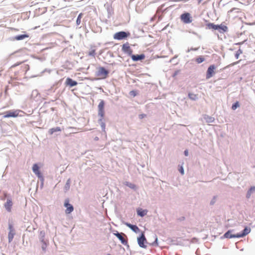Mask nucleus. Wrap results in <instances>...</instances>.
I'll return each mask as SVG.
<instances>
[{
	"mask_svg": "<svg viewBox=\"0 0 255 255\" xmlns=\"http://www.w3.org/2000/svg\"><path fill=\"white\" fill-rule=\"evenodd\" d=\"M105 102L104 100H100V103L98 106V115L100 119L98 120V124L101 126L103 131L105 132L106 124L104 120L105 117Z\"/></svg>",
	"mask_w": 255,
	"mask_h": 255,
	"instance_id": "f257e3e1",
	"label": "nucleus"
},
{
	"mask_svg": "<svg viewBox=\"0 0 255 255\" xmlns=\"http://www.w3.org/2000/svg\"><path fill=\"white\" fill-rule=\"evenodd\" d=\"M24 112L20 110H11L5 111L0 115H3L2 118H16L22 116L21 114H24Z\"/></svg>",
	"mask_w": 255,
	"mask_h": 255,
	"instance_id": "f03ea898",
	"label": "nucleus"
},
{
	"mask_svg": "<svg viewBox=\"0 0 255 255\" xmlns=\"http://www.w3.org/2000/svg\"><path fill=\"white\" fill-rule=\"evenodd\" d=\"M38 239L41 244V249L43 253H45L46 249L49 245V240L45 238V232L44 231H40L39 232Z\"/></svg>",
	"mask_w": 255,
	"mask_h": 255,
	"instance_id": "7ed1b4c3",
	"label": "nucleus"
},
{
	"mask_svg": "<svg viewBox=\"0 0 255 255\" xmlns=\"http://www.w3.org/2000/svg\"><path fill=\"white\" fill-rule=\"evenodd\" d=\"M130 33L129 31H120L115 33L113 36L115 39L118 40H122L126 39L128 37H129Z\"/></svg>",
	"mask_w": 255,
	"mask_h": 255,
	"instance_id": "20e7f679",
	"label": "nucleus"
},
{
	"mask_svg": "<svg viewBox=\"0 0 255 255\" xmlns=\"http://www.w3.org/2000/svg\"><path fill=\"white\" fill-rule=\"evenodd\" d=\"M137 244L138 246L143 249H146L147 246L146 244H148L145 237L144 232H141L137 238Z\"/></svg>",
	"mask_w": 255,
	"mask_h": 255,
	"instance_id": "39448f33",
	"label": "nucleus"
},
{
	"mask_svg": "<svg viewBox=\"0 0 255 255\" xmlns=\"http://www.w3.org/2000/svg\"><path fill=\"white\" fill-rule=\"evenodd\" d=\"M109 73V71L104 67H99L98 70L96 72L95 75L97 76H102L104 78H106L108 77Z\"/></svg>",
	"mask_w": 255,
	"mask_h": 255,
	"instance_id": "423d86ee",
	"label": "nucleus"
},
{
	"mask_svg": "<svg viewBox=\"0 0 255 255\" xmlns=\"http://www.w3.org/2000/svg\"><path fill=\"white\" fill-rule=\"evenodd\" d=\"M180 19L183 23L186 24L190 23L192 21V18L191 16V14L187 12H185L183 13L180 15Z\"/></svg>",
	"mask_w": 255,
	"mask_h": 255,
	"instance_id": "0eeeda50",
	"label": "nucleus"
},
{
	"mask_svg": "<svg viewBox=\"0 0 255 255\" xmlns=\"http://www.w3.org/2000/svg\"><path fill=\"white\" fill-rule=\"evenodd\" d=\"M216 66L214 64H212L209 66L206 71V78L209 79L212 77L215 74Z\"/></svg>",
	"mask_w": 255,
	"mask_h": 255,
	"instance_id": "6e6552de",
	"label": "nucleus"
},
{
	"mask_svg": "<svg viewBox=\"0 0 255 255\" xmlns=\"http://www.w3.org/2000/svg\"><path fill=\"white\" fill-rule=\"evenodd\" d=\"M122 50L124 53L127 54L129 57L132 54L133 50L130 47L128 42L123 44Z\"/></svg>",
	"mask_w": 255,
	"mask_h": 255,
	"instance_id": "1a4fd4ad",
	"label": "nucleus"
},
{
	"mask_svg": "<svg viewBox=\"0 0 255 255\" xmlns=\"http://www.w3.org/2000/svg\"><path fill=\"white\" fill-rule=\"evenodd\" d=\"M113 234L118 238V239L120 241L121 243L123 245H127L128 244L127 239L125 240L123 237V236H125L127 237V236L125 234L123 233H120L118 231H116L113 233Z\"/></svg>",
	"mask_w": 255,
	"mask_h": 255,
	"instance_id": "9d476101",
	"label": "nucleus"
},
{
	"mask_svg": "<svg viewBox=\"0 0 255 255\" xmlns=\"http://www.w3.org/2000/svg\"><path fill=\"white\" fill-rule=\"evenodd\" d=\"M64 206L66 208L65 210V213L66 214H70L74 210V207L69 203V200L68 199H67L65 200L64 203Z\"/></svg>",
	"mask_w": 255,
	"mask_h": 255,
	"instance_id": "9b49d317",
	"label": "nucleus"
},
{
	"mask_svg": "<svg viewBox=\"0 0 255 255\" xmlns=\"http://www.w3.org/2000/svg\"><path fill=\"white\" fill-rule=\"evenodd\" d=\"M64 84L66 87H68L70 89L77 86L78 84V83L76 81L74 80L73 79L70 77H67L66 79Z\"/></svg>",
	"mask_w": 255,
	"mask_h": 255,
	"instance_id": "f8f14e48",
	"label": "nucleus"
},
{
	"mask_svg": "<svg viewBox=\"0 0 255 255\" xmlns=\"http://www.w3.org/2000/svg\"><path fill=\"white\" fill-rule=\"evenodd\" d=\"M29 35L28 34L24 32L23 33L15 35L10 38L12 40L20 41L26 38H28Z\"/></svg>",
	"mask_w": 255,
	"mask_h": 255,
	"instance_id": "ddd939ff",
	"label": "nucleus"
},
{
	"mask_svg": "<svg viewBox=\"0 0 255 255\" xmlns=\"http://www.w3.org/2000/svg\"><path fill=\"white\" fill-rule=\"evenodd\" d=\"M221 238H222V237ZM223 238L229 239L234 238H239V233H237L236 234H233L232 231L228 230L224 234Z\"/></svg>",
	"mask_w": 255,
	"mask_h": 255,
	"instance_id": "4468645a",
	"label": "nucleus"
},
{
	"mask_svg": "<svg viewBox=\"0 0 255 255\" xmlns=\"http://www.w3.org/2000/svg\"><path fill=\"white\" fill-rule=\"evenodd\" d=\"M145 55L143 53L140 54H132L130 56V58L132 61L134 62L142 61L145 58Z\"/></svg>",
	"mask_w": 255,
	"mask_h": 255,
	"instance_id": "2eb2a0df",
	"label": "nucleus"
},
{
	"mask_svg": "<svg viewBox=\"0 0 255 255\" xmlns=\"http://www.w3.org/2000/svg\"><path fill=\"white\" fill-rule=\"evenodd\" d=\"M4 207L7 211L10 212L11 210V207L12 206V202L11 198H8L6 200V202L4 204Z\"/></svg>",
	"mask_w": 255,
	"mask_h": 255,
	"instance_id": "dca6fc26",
	"label": "nucleus"
},
{
	"mask_svg": "<svg viewBox=\"0 0 255 255\" xmlns=\"http://www.w3.org/2000/svg\"><path fill=\"white\" fill-rule=\"evenodd\" d=\"M228 27L222 24H218L216 30H218L221 33H224L228 31Z\"/></svg>",
	"mask_w": 255,
	"mask_h": 255,
	"instance_id": "f3484780",
	"label": "nucleus"
},
{
	"mask_svg": "<svg viewBox=\"0 0 255 255\" xmlns=\"http://www.w3.org/2000/svg\"><path fill=\"white\" fill-rule=\"evenodd\" d=\"M147 212L146 209H143L140 208H138L136 209L137 215L140 217L145 216L147 214Z\"/></svg>",
	"mask_w": 255,
	"mask_h": 255,
	"instance_id": "a211bd4d",
	"label": "nucleus"
},
{
	"mask_svg": "<svg viewBox=\"0 0 255 255\" xmlns=\"http://www.w3.org/2000/svg\"><path fill=\"white\" fill-rule=\"evenodd\" d=\"M203 119L205 120L207 123H212L215 121V118L212 116H210L207 115H203Z\"/></svg>",
	"mask_w": 255,
	"mask_h": 255,
	"instance_id": "6ab92c4d",
	"label": "nucleus"
},
{
	"mask_svg": "<svg viewBox=\"0 0 255 255\" xmlns=\"http://www.w3.org/2000/svg\"><path fill=\"white\" fill-rule=\"evenodd\" d=\"M251 232V228L248 227H245L244 230L242 231L241 233H240V238L243 237L248 234H249Z\"/></svg>",
	"mask_w": 255,
	"mask_h": 255,
	"instance_id": "aec40b11",
	"label": "nucleus"
},
{
	"mask_svg": "<svg viewBox=\"0 0 255 255\" xmlns=\"http://www.w3.org/2000/svg\"><path fill=\"white\" fill-rule=\"evenodd\" d=\"M71 183V180L70 178H69L67 180L66 184L64 187V191L65 192L68 191L70 187V184Z\"/></svg>",
	"mask_w": 255,
	"mask_h": 255,
	"instance_id": "412c9836",
	"label": "nucleus"
},
{
	"mask_svg": "<svg viewBox=\"0 0 255 255\" xmlns=\"http://www.w3.org/2000/svg\"><path fill=\"white\" fill-rule=\"evenodd\" d=\"M125 185L129 188H130L131 189H133V190L135 191L137 189V187L136 185H135L133 183H132L131 182L126 181L125 183Z\"/></svg>",
	"mask_w": 255,
	"mask_h": 255,
	"instance_id": "4be33fe9",
	"label": "nucleus"
},
{
	"mask_svg": "<svg viewBox=\"0 0 255 255\" xmlns=\"http://www.w3.org/2000/svg\"><path fill=\"white\" fill-rule=\"evenodd\" d=\"M61 131V128L59 127H56L49 129L48 132L50 134H52L54 132H58V131Z\"/></svg>",
	"mask_w": 255,
	"mask_h": 255,
	"instance_id": "5701e85b",
	"label": "nucleus"
},
{
	"mask_svg": "<svg viewBox=\"0 0 255 255\" xmlns=\"http://www.w3.org/2000/svg\"><path fill=\"white\" fill-rule=\"evenodd\" d=\"M218 25V24H215L214 23L209 22L206 25L208 29L216 30Z\"/></svg>",
	"mask_w": 255,
	"mask_h": 255,
	"instance_id": "b1692460",
	"label": "nucleus"
},
{
	"mask_svg": "<svg viewBox=\"0 0 255 255\" xmlns=\"http://www.w3.org/2000/svg\"><path fill=\"white\" fill-rule=\"evenodd\" d=\"M153 237L154 238V241L151 243H149V245L152 247H157L158 246L157 236L155 234H154Z\"/></svg>",
	"mask_w": 255,
	"mask_h": 255,
	"instance_id": "393cba45",
	"label": "nucleus"
},
{
	"mask_svg": "<svg viewBox=\"0 0 255 255\" xmlns=\"http://www.w3.org/2000/svg\"><path fill=\"white\" fill-rule=\"evenodd\" d=\"M188 96L189 98L193 101H196L198 99L197 95L194 94L192 93H189Z\"/></svg>",
	"mask_w": 255,
	"mask_h": 255,
	"instance_id": "a878e982",
	"label": "nucleus"
},
{
	"mask_svg": "<svg viewBox=\"0 0 255 255\" xmlns=\"http://www.w3.org/2000/svg\"><path fill=\"white\" fill-rule=\"evenodd\" d=\"M32 171L34 173H36L40 171V168L38 165L36 163H35L32 166Z\"/></svg>",
	"mask_w": 255,
	"mask_h": 255,
	"instance_id": "bb28decb",
	"label": "nucleus"
},
{
	"mask_svg": "<svg viewBox=\"0 0 255 255\" xmlns=\"http://www.w3.org/2000/svg\"><path fill=\"white\" fill-rule=\"evenodd\" d=\"M130 229L135 233H138L140 231V229L136 225H132Z\"/></svg>",
	"mask_w": 255,
	"mask_h": 255,
	"instance_id": "cd10ccee",
	"label": "nucleus"
},
{
	"mask_svg": "<svg viewBox=\"0 0 255 255\" xmlns=\"http://www.w3.org/2000/svg\"><path fill=\"white\" fill-rule=\"evenodd\" d=\"M205 60V58L202 56H200L198 57H197L196 59H195V61L198 63V64H200L201 63H202L203 62H204V61Z\"/></svg>",
	"mask_w": 255,
	"mask_h": 255,
	"instance_id": "c85d7f7f",
	"label": "nucleus"
},
{
	"mask_svg": "<svg viewBox=\"0 0 255 255\" xmlns=\"http://www.w3.org/2000/svg\"><path fill=\"white\" fill-rule=\"evenodd\" d=\"M83 16V13H80L77 17V19H76V24L77 25H79L81 23V18H82Z\"/></svg>",
	"mask_w": 255,
	"mask_h": 255,
	"instance_id": "c756f323",
	"label": "nucleus"
},
{
	"mask_svg": "<svg viewBox=\"0 0 255 255\" xmlns=\"http://www.w3.org/2000/svg\"><path fill=\"white\" fill-rule=\"evenodd\" d=\"M15 233H8V242L10 243L13 240Z\"/></svg>",
	"mask_w": 255,
	"mask_h": 255,
	"instance_id": "7c9ffc66",
	"label": "nucleus"
},
{
	"mask_svg": "<svg viewBox=\"0 0 255 255\" xmlns=\"http://www.w3.org/2000/svg\"><path fill=\"white\" fill-rule=\"evenodd\" d=\"M238 107H239V101H237L235 103H234L232 106V109L233 110H235Z\"/></svg>",
	"mask_w": 255,
	"mask_h": 255,
	"instance_id": "2f4dec72",
	"label": "nucleus"
},
{
	"mask_svg": "<svg viewBox=\"0 0 255 255\" xmlns=\"http://www.w3.org/2000/svg\"><path fill=\"white\" fill-rule=\"evenodd\" d=\"M217 196H214L210 202V205L211 206L214 205L217 201Z\"/></svg>",
	"mask_w": 255,
	"mask_h": 255,
	"instance_id": "473e14b6",
	"label": "nucleus"
},
{
	"mask_svg": "<svg viewBox=\"0 0 255 255\" xmlns=\"http://www.w3.org/2000/svg\"><path fill=\"white\" fill-rule=\"evenodd\" d=\"M9 231L12 230L14 229L13 224L12 223V221H11L10 219L8 220V228Z\"/></svg>",
	"mask_w": 255,
	"mask_h": 255,
	"instance_id": "72a5a7b5",
	"label": "nucleus"
},
{
	"mask_svg": "<svg viewBox=\"0 0 255 255\" xmlns=\"http://www.w3.org/2000/svg\"><path fill=\"white\" fill-rule=\"evenodd\" d=\"M107 10L108 13V17L109 18L110 16L112 15V13H113V9L111 7L108 6L107 8Z\"/></svg>",
	"mask_w": 255,
	"mask_h": 255,
	"instance_id": "f704fd0d",
	"label": "nucleus"
},
{
	"mask_svg": "<svg viewBox=\"0 0 255 255\" xmlns=\"http://www.w3.org/2000/svg\"><path fill=\"white\" fill-rule=\"evenodd\" d=\"M137 94L138 93L136 90H132L130 91L129 93V95L133 97H135V96H136Z\"/></svg>",
	"mask_w": 255,
	"mask_h": 255,
	"instance_id": "c9c22d12",
	"label": "nucleus"
},
{
	"mask_svg": "<svg viewBox=\"0 0 255 255\" xmlns=\"http://www.w3.org/2000/svg\"><path fill=\"white\" fill-rule=\"evenodd\" d=\"M35 174L38 177V178L40 179V180H43L44 177L42 175V174L40 171L36 173H35Z\"/></svg>",
	"mask_w": 255,
	"mask_h": 255,
	"instance_id": "e433bc0d",
	"label": "nucleus"
},
{
	"mask_svg": "<svg viewBox=\"0 0 255 255\" xmlns=\"http://www.w3.org/2000/svg\"><path fill=\"white\" fill-rule=\"evenodd\" d=\"M255 191V187H252L250 188V189L249 190L248 194H247V197L249 198L253 192Z\"/></svg>",
	"mask_w": 255,
	"mask_h": 255,
	"instance_id": "4c0bfd02",
	"label": "nucleus"
},
{
	"mask_svg": "<svg viewBox=\"0 0 255 255\" xmlns=\"http://www.w3.org/2000/svg\"><path fill=\"white\" fill-rule=\"evenodd\" d=\"M89 55L90 56H93V57H95V56L96 55L95 50V49H92L91 51H90L89 52Z\"/></svg>",
	"mask_w": 255,
	"mask_h": 255,
	"instance_id": "58836bf2",
	"label": "nucleus"
},
{
	"mask_svg": "<svg viewBox=\"0 0 255 255\" xmlns=\"http://www.w3.org/2000/svg\"><path fill=\"white\" fill-rule=\"evenodd\" d=\"M180 70H176L174 71V72L172 74V77L174 78H175V77L178 75L179 74V73H180Z\"/></svg>",
	"mask_w": 255,
	"mask_h": 255,
	"instance_id": "ea45409f",
	"label": "nucleus"
},
{
	"mask_svg": "<svg viewBox=\"0 0 255 255\" xmlns=\"http://www.w3.org/2000/svg\"><path fill=\"white\" fill-rule=\"evenodd\" d=\"M178 170L181 175H183L184 174V170L182 166H179Z\"/></svg>",
	"mask_w": 255,
	"mask_h": 255,
	"instance_id": "a19ab883",
	"label": "nucleus"
},
{
	"mask_svg": "<svg viewBox=\"0 0 255 255\" xmlns=\"http://www.w3.org/2000/svg\"><path fill=\"white\" fill-rule=\"evenodd\" d=\"M199 49V47H197V48H191L190 49H188L187 51V52H189L190 51H197L198 49Z\"/></svg>",
	"mask_w": 255,
	"mask_h": 255,
	"instance_id": "79ce46f5",
	"label": "nucleus"
},
{
	"mask_svg": "<svg viewBox=\"0 0 255 255\" xmlns=\"http://www.w3.org/2000/svg\"><path fill=\"white\" fill-rule=\"evenodd\" d=\"M147 115L145 114H140L138 116V118L139 119H142L145 117H146Z\"/></svg>",
	"mask_w": 255,
	"mask_h": 255,
	"instance_id": "37998d69",
	"label": "nucleus"
},
{
	"mask_svg": "<svg viewBox=\"0 0 255 255\" xmlns=\"http://www.w3.org/2000/svg\"><path fill=\"white\" fill-rule=\"evenodd\" d=\"M125 225H126L128 227L129 229H130L131 226H132V225L133 224H130V223H128V222H126V223H125Z\"/></svg>",
	"mask_w": 255,
	"mask_h": 255,
	"instance_id": "c03bdc74",
	"label": "nucleus"
},
{
	"mask_svg": "<svg viewBox=\"0 0 255 255\" xmlns=\"http://www.w3.org/2000/svg\"><path fill=\"white\" fill-rule=\"evenodd\" d=\"M125 225H126L128 227L129 229H130L131 226H132V225L133 224H130V223H128V222H126V223H125Z\"/></svg>",
	"mask_w": 255,
	"mask_h": 255,
	"instance_id": "a18cd8bd",
	"label": "nucleus"
},
{
	"mask_svg": "<svg viewBox=\"0 0 255 255\" xmlns=\"http://www.w3.org/2000/svg\"><path fill=\"white\" fill-rule=\"evenodd\" d=\"M235 56V57L236 58V59H238L239 57V50H238L237 51H236Z\"/></svg>",
	"mask_w": 255,
	"mask_h": 255,
	"instance_id": "49530a36",
	"label": "nucleus"
},
{
	"mask_svg": "<svg viewBox=\"0 0 255 255\" xmlns=\"http://www.w3.org/2000/svg\"><path fill=\"white\" fill-rule=\"evenodd\" d=\"M184 154L185 156H187L189 154L188 149H186L184 151Z\"/></svg>",
	"mask_w": 255,
	"mask_h": 255,
	"instance_id": "de8ad7c7",
	"label": "nucleus"
},
{
	"mask_svg": "<svg viewBox=\"0 0 255 255\" xmlns=\"http://www.w3.org/2000/svg\"><path fill=\"white\" fill-rule=\"evenodd\" d=\"M40 187L41 188H42V187L43 186V184H44V178H43V180H40Z\"/></svg>",
	"mask_w": 255,
	"mask_h": 255,
	"instance_id": "09e8293b",
	"label": "nucleus"
},
{
	"mask_svg": "<svg viewBox=\"0 0 255 255\" xmlns=\"http://www.w3.org/2000/svg\"><path fill=\"white\" fill-rule=\"evenodd\" d=\"M179 220L180 221H183L185 220V217H181V218H180L179 219Z\"/></svg>",
	"mask_w": 255,
	"mask_h": 255,
	"instance_id": "8fccbe9b",
	"label": "nucleus"
},
{
	"mask_svg": "<svg viewBox=\"0 0 255 255\" xmlns=\"http://www.w3.org/2000/svg\"><path fill=\"white\" fill-rule=\"evenodd\" d=\"M8 233H15V230L13 229L12 230H10L9 231V232Z\"/></svg>",
	"mask_w": 255,
	"mask_h": 255,
	"instance_id": "3c124183",
	"label": "nucleus"
},
{
	"mask_svg": "<svg viewBox=\"0 0 255 255\" xmlns=\"http://www.w3.org/2000/svg\"><path fill=\"white\" fill-rule=\"evenodd\" d=\"M237 8H234L233 9H232L230 11H229V12H233L234 10H236Z\"/></svg>",
	"mask_w": 255,
	"mask_h": 255,
	"instance_id": "603ef678",
	"label": "nucleus"
},
{
	"mask_svg": "<svg viewBox=\"0 0 255 255\" xmlns=\"http://www.w3.org/2000/svg\"><path fill=\"white\" fill-rule=\"evenodd\" d=\"M192 33H193V34L196 35H198L197 33L194 31L192 32Z\"/></svg>",
	"mask_w": 255,
	"mask_h": 255,
	"instance_id": "864d4df0",
	"label": "nucleus"
},
{
	"mask_svg": "<svg viewBox=\"0 0 255 255\" xmlns=\"http://www.w3.org/2000/svg\"><path fill=\"white\" fill-rule=\"evenodd\" d=\"M238 242L236 243V246L237 249H238Z\"/></svg>",
	"mask_w": 255,
	"mask_h": 255,
	"instance_id": "5fc2aeb1",
	"label": "nucleus"
},
{
	"mask_svg": "<svg viewBox=\"0 0 255 255\" xmlns=\"http://www.w3.org/2000/svg\"><path fill=\"white\" fill-rule=\"evenodd\" d=\"M176 57H177V56H175V57H174L173 58H172L171 60H170V62H171L172 60H174V58H176Z\"/></svg>",
	"mask_w": 255,
	"mask_h": 255,
	"instance_id": "6e6d98bb",
	"label": "nucleus"
},
{
	"mask_svg": "<svg viewBox=\"0 0 255 255\" xmlns=\"http://www.w3.org/2000/svg\"><path fill=\"white\" fill-rule=\"evenodd\" d=\"M239 62V61H237L236 63L233 64V65H234L235 64L238 63Z\"/></svg>",
	"mask_w": 255,
	"mask_h": 255,
	"instance_id": "4d7b16f0",
	"label": "nucleus"
},
{
	"mask_svg": "<svg viewBox=\"0 0 255 255\" xmlns=\"http://www.w3.org/2000/svg\"><path fill=\"white\" fill-rule=\"evenodd\" d=\"M95 140H98V137H96L95 138Z\"/></svg>",
	"mask_w": 255,
	"mask_h": 255,
	"instance_id": "13d9d810",
	"label": "nucleus"
},
{
	"mask_svg": "<svg viewBox=\"0 0 255 255\" xmlns=\"http://www.w3.org/2000/svg\"><path fill=\"white\" fill-rule=\"evenodd\" d=\"M70 38H73V36H72V35L70 36Z\"/></svg>",
	"mask_w": 255,
	"mask_h": 255,
	"instance_id": "bf43d9fd",
	"label": "nucleus"
},
{
	"mask_svg": "<svg viewBox=\"0 0 255 255\" xmlns=\"http://www.w3.org/2000/svg\"><path fill=\"white\" fill-rule=\"evenodd\" d=\"M107 255H111V254H108Z\"/></svg>",
	"mask_w": 255,
	"mask_h": 255,
	"instance_id": "052dcab7",
	"label": "nucleus"
}]
</instances>
